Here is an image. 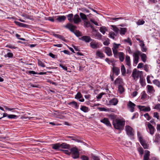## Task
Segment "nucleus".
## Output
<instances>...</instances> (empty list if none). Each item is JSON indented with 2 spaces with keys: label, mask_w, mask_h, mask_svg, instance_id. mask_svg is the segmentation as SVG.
I'll return each instance as SVG.
<instances>
[{
  "label": "nucleus",
  "mask_w": 160,
  "mask_h": 160,
  "mask_svg": "<svg viewBox=\"0 0 160 160\" xmlns=\"http://www.w3.org/2000/svg\"><path fill=\"white\" fill-rule=\"evenodd\" d=\"M123 19V18L122 17H120V18H110V20H112L115 21L116 20H119V19Z\"/></svg>",
  "instance_id": "obj_58"
},
{
  "label": "nucleus",
  "mask_w": 160,
  "mask_h": 160,
  "mask_svg": "<svg viewBox=\"0 0 160 160\" xmlns=\"http://www.w3.org/2000/svg\"><path fill=\"white\" fill-rule=\"evenodd\" d=\"M80 16L81 18L83 20H87V18L86 16L84 14L82 13H80Z\"/></svg>",
  "instance_id": "obj_43"
},
{
  "label": "nucleus",
  "mask_w": 160,
  "mask_h": 160,
  "mask_svg": "<svg viewBox=\"0 0 160 160\" xmlns=\"http://www.w3.org/2000/svg\"><path fill=\"white\" fill-rule=\"evenodd\" d=\"M105 52L108 56H110L112 55L111 49L109 47H106L105 49Z\"/></svg>",
  "instance_id": "obj_18"
},
{
  "label": "nucleus",
  "mask_w": 160,
  "mask_h": 160,
  "mask_svg": "<svg viewBox=\"0 0 160 160\" xmlns=\"http://www.w3.org/2000/svg\"><path fill=\"white\" fill-rule=\"evenodd\" d=\"M13 54L11 52H8L7 55H5L4 56L5 57H7L9 58H12L13 57Z\"/></svg>",
  "instance_id": "obj_49"
},
{
  "label": "nucleus",
  "mask_w": 160,
  "mask_h": 160,
  "mask_svg": "<svg viewBox=\"0 0 160 160\" xmlns=\"http://www.w3.org/2000/svg\"><path fill=\"white\" fill-rule=\"evenodd\" d=\"M125 130L128 136H132L134 135V130L130 126L128 125L126 126H125Z\"/></svg>",
  "instance_id": "obj_5"
},
{
  "label": "nucleus",
  "mask_w": 160,
  "mask_h": 160,
  "mask_svg": "<svg viewBox=\"0 0 160 160\" xmlns=\"http://www.w3.org/2000/svg\"><path fill=\"white\" fill-rule=\"evenodd\" d=\"M147 94L146 93L145 91H143L142 93V95L141 97V99H144L147 98Z\"/></svg>",
  "instance_id": "obj_41"
},
{
  "label": "nucleus",
  "mask_w": 160,
  "mask_h": 160,
  "mask_svg": "<svg viewBox=\"0 0 160 160\" xmlns=\"http://www.w3.org/2000/svg\"><path fill=\"white\" fill-rule=\"evenodd\" d=\"M79 39L86 42H88L90 41L93 40L89 36H83L80 38Z\"/></svg>",
  "instance_id": "obj_8"
},
{
  "label": "nucleus",
  "mask_w": 160,
  "mask_h": 160,
  "mask_svg": "<svg viewBox=\"0 0 160 160\" xmlns=\"http://www.w3.org/2000/svg\"><path fill=\"white\" fill-rule=\"evenodd\" d=\"M154 109H157L158 110L160 111V104H158L156 105L154 107Z\"/></svg>",
  "instance_id": "obj_57"
},
{
  "label": "nucleus",
  "mask_w": 160,
  "mask_h": 160,
  "mask_svg": "<svg viewBox=\"0 0 160 160\" xmlns=\"http://www.w3.org/2000/svg\"><path fill=\"white\" fill-rule=\"evenodd\" d=\"M81 158L82 160H89L88 158L84 155H82L81 157Z\"/></svg>",
  "instance_id": "obj_55"
},
{
  "label": "nucleus",
  "mask_w": 160,
  "mask_h": 160,
  "mask_svg": "<svg viewBox=\"0 0 160 160\" xmlns=\"http://www.w3.org/2000/svg\"><path fill=\"white\" fill-rule=\"evenodd\" d=\"M100 31L103 34H104L106 31H108V29L105 27L102 26L100 27Z\"/></svg>",
  "instance_id": "obj_30"
},
{
  "label": "nucleus",
  "mask_w": 160,
  "mask_h": 160,
  "mask_svg": "<svg viewBox=\"0 0 160 160\" xmlns=\"http://www.w3.org/2000/svg\"><path fill=\"white\" fill-rule=\"evenodd\" d=\"M109 41V39L108 38L107 40L103 42V43L104 45H106V46H108L110 43Z\"/></svg>",
  "instance_id": "obj_59"
},
{
  "label": "nucleus",
  "mask_w": 160,
  "mask_h": 160,
  "mask_svg": "<svg viewBox=\"0 0 160 160\" xmlns=\"http://www.w3.org/2000/svg\"><path fill=\"white\" fill-rule=\"evenodd\" d=\"M139 55H140V56L141 57L142 60L144 62H145L146 61L147 56L144 53H141V52H140V53L139 54Z\"/></svg>",
  "instance_id": "obj_27"
},
{
  "label": "nucleus",
  "mask_w": 160,
  "mask_h": 160,
  "mask_svg": "<svg viewBox=\"0 0 160 160\" xmlns=\"http://www.w3.org/2000/svg\"><path fill=\"white\" fill-rule=\"evenodd\" d=\"M92 158L94 160H100V158L98 157L93 155L92 156Z\"/></svg>",
  "instance_id": "obj_64"
},
{
  "label": "nucleus",
  "mask_w": 160,
  "mask_h": 160,
  "mask_svg": "<svg viewBox=\"0 0 160 160\" xmlns=\"http://www.w3.org/2000/svg\"><path fill=\"white\" fill-rule=\"evenodd\" d=\"M101 122L108 126L111 127V124L110 123L108 119L107 118H104L103 119L101 120Z\"/></svg>",
  "instance_id": "obj_11"
},
{
  "label": "nucleus",
  "mask_w": 160,
  "mask_h": 160,
  "mask_svg": "<svg viewBox=\"0 0 160 160\" xmlns=\"http://www.w3.org/2000/svg\"><path fill=\"white\" fill-rule=\"evenodd\" d=\"M142 51L143 52H146L147 51V48L145 46V44L144 43H142L141 44Z\"/></svg>",
  "instance_id": "obj_39"
},
{
  "label": "nucleus",
  "mask_w": 160,
  "mask_h": 160,
  "mask_svg": "<svg viewBox=\"0 0 160 160\" xmlns=\"http://www.w3.org/2000/svg\"><path fill=\"white\" fill-rule=\"evenodd\" d=\"M154 117L156 118L157 119H159V116L157 112H154L153 114Z\"/></svg>",
  "instance_id": "obj_62"
},
{
  "label": "nucleus",
  "mask_w": 160,
  "mask_h": 160,
  "mask_svg": "<svg viewBox=\"0 0 160 160\" xmlns=\"http://www.w3.org/2000/svg\"><path fill=\"white\" fill-rule=\"evenodd\" d=\"M111 27L112 28L113 30L117 34L118 33L119 30L115 25H111Z\"/></svg>",
  "instance_id": "obj_37"
},
{
  "label": "nucleus",
  "mask_w": 160,
  "mask_h": 160,
  "mask_svg": "<svg viewBox=\"0 0 160 160\" xmlns=\"http://www.w3.org/2000/svg\"><path fill=\"white\" fill-rule=\"evenodd\" d=\"M81 20L79 18V15L76 14L74 16L73 18V22L74 23L78 24L81 21Z\"/></svg>",
  "instance_id": "obj_14"
},
{
  "label": "nucleus",
  "mask_w": 160,
  "mask_h": 160,
  "mask_svg": "<svg viewBox=\"0 0 160 160\" xmlns=\"http://www.w3.org/2000/svg\"><path fill=\"white\" fill-rule=\"evenodd\" d=\"M73 14L72 13L69 14L67 15L68 20L71 22L73 21Z\"/></svg>",
  "instance_id": "obj_36"
},
{
  "label": "nucleus",
  "mask_w": 160,
  "mask_h": 160,
  "mask_svg": "<svg viewBox=\"0 0 160 160\" xmlns=\"http://www.w3.org/2000/svg\"><path fill=\"white\" fill-rule=\"evenodd\" d=\"M126 64L129 67H131V64L130 62V57L129 56L127 55L126 57V58L125 60Z\"/></svg>",
  "instance_id": "obj_19"
},
{
  "label": "nucleus",
  "mask_w": 160,
  "mask_h": 160,
  "mask_svg": "<svg viewBox=\"0 0 160 160\" xmlns=\"http://www.w3.org/2000/svg\"><path fill=\"white\" fill-rule=\"evenodd\" d=\"M127 106L130 112H133L134 111V107L136 106V105L134 103L130 101L128 103Z\"/></svg>",
  "instance_id": "obj_6"
},
{
  "label": "nucleus",
  "mask_w": 160,
  "mask_h": 160,
  "mask_svg": "<svg viewBox=\"0 0 160 160\" xmlns=\"http://www.w3.org/2000/svg\"><path fill=\"white\" fill-rule=\"evenodd\" d=\"M96 55L97 56L101 58H103L104 57V55L102 52L99 51H97L96 52Z\"/></svg>",
  "instance_id": "obj_31"
},
{
  "label": "nucleus",
  "mask_w": 160,
  "mask_h": 160,
  "mask_svg": "<svg viewBox=\"0 0 160 160\" xmlns=\"http://www.w3.org/2000/svg\"><path fill=\"white\" fill-rule=\"evenodd\" d=\"M125 121L123 119H116L112 122V124L115 128L122 130L124 129Z\"/></svg>",
  "instance_id": "obj_1"
},
{
  "label": "nucleus",
  "mask_w": 160,
  "mask_h": 160,
  "mask_svg": "<svg viewBox=\"0 0 160 160\" xmlns=\"http://www.w3.org/2000/svg\"><path fill=\"white\" fill-rule=\"evenodd\" d=\"M138 151L142 155L143 153V150L142 148H139Z\"/></svg>",
  "instance_id": "obj_61"
},
{
  "label": "nucleus",
  "mask_w": 160,
  "mask_h": 160,
  "mask_svg": "<svg viewBox=\"0 0 160 160\" xmlns=\"http://www.w3.org/2000/svg\"><path fill=\"white\" fill-rule=\"evenodd\" d=\"M137 135L138 138H139L140 142L143 140L142 135L139 132H137Z\"/></svg>",
  "instance_id": "obj_46"
},
{
  "label": "nucleus",
  "mask_w": 160,
  "mask_h": 160,
  "mask_svg": "<svg viewBox=\"0 0 160 160\" xmlns=\"http://www.w3.org/2000/svg\"><path fill=\"white\" fill-rule=\"evenodd\" d=\"M122 83V79L119 77L117 78L114 81V84L115 85L119 84L121 85Z\"/></svg>",
  "instance_id": "obj_21"
},
{
  "label": "nucleus",
  "mask_w": 160,
  "mask_h": 160,
  "mask_svg": "<svg viewBox=\"0 0 160 160\" xmlns=\"http://www.w3.org/2000/svg\"><path fill=\"white\" fill-rule=\"evenodd\" d=\"M153 83L157 87H160V82L158 80L155 79L153 81Z\"/></svg>",
  "instance_id": "obj_38"
},
{
  "label": "nucleus",
  "mask_w": 160,
  "mask_h": 160,
  "mask_svg": "<svg viewBox=\"0 0 160 160\" xmlns=\"http://www.w3.org/2000/svg\"><path fill=\"white\" fill-rule=\"evenodd\" d=\"M145 22L143 20H139L138 22H137V24L138 25H141L143 24Z\"/></svg>",
  "instance_id": "obj_52"
},
{
  "label": "nucleus",
  "mask_w": 160,
  "mask_h": 160,
  "mask_svg": "<svg viewBox=\"0 0 160 160\" xmlns=\"http://www.w3.org/2000/svg\"><path fill=\"white\" fill-rule=\"evenodd\" d=\"M38 65L42 67H45V66L44 64L41 61L38 60Z\"/></svg>",
  "instance_id": "obj_53"
},
{
  "label": "nucleus",
  "mask_w": 160,
  "mask_h": 160,
  "mask_svg": "<svg viewBox=\"0 0 160 160\" xmlns=\"http://www.w3.org/2000/svg\"><path fill=\"white\" fill-rule=\"evenodd\" d=\"M154 141L155 142L157 143H158L160 141V138L159 134H156L155 135Z\"/></svg>",
  "instance_id": "obj_26"
},
{
  "label": "nucleus",
  "mask_w": 160,
  "mask_h": 160,
  "mask_svg": "<svg viewBox=\"0 0 160 160\" xmlns=\"http://www.w3.org/2000/svg\"><path fill=\"white\" fill-rule=\"evenodd\" d=\"M120 33L121 35H124L125 33L127 31V29L125 28H120Z\"/></svg>",
  "instance_id": "obj_32"
},
{
  "label": "nucleus",
  "mask_w": 160,
  "mask_h": 160,
  "mask_svg": "<svg viewBox=\"0 0 160 160\" xmlns=\"http://www.w3.org/2000/svg\"><path fill=\"white\" fill-rule=\"evenodd\" d=\"M147 126L149 130L150 133L152 135L154 132L155 130L154 127L149 122L147 124Z\"/></svg>",
  "instance_id": "obj_9"
},
{
  "label": "nucleus",
  "mask_w": 160,
  "mask_h": 160,
  "mask_svg": "<svg viewBox=\"0 0 160 160\" xmlns=\"http://www.w3.org/2000/svg\"><path fill=\"white\" fill-rule=\"evenodd\" d=\"M145 152V154L144 156L143 160H149L150 155V152L148 150H146Z\"/></svg>",
  "instance_id": "obj_16"
},
{
  "label": "nucleus",
  "mask_w": 160,
  "mask_h": 160,
  "mask_svg": "<svg viewBox=\"0 0 160 160\" xmlns=\"http://www.w3.org/2000/svg\"><path fill=\"white\" fill-rule=\"evenodd\" d=\"M80 110L84 112H88L89 111L88 108L83 105L81 106Z\"/></svg>",
  "instance_id": "obj_28"
},
{
  "label": "nucleus",
  "mask_w": 160,
  "mask_h": 160,
  "mask_svg": "<svg viewBox=\"0 0 160 160\" xmlns=\"http://www.w3.org/2000/svg\"><path fill=\"white\" fill-rule=\"evenodd\" d=\"M90 46L94 49L97 48L99 47V45L98 42L96 41H93L90 43Z\"/></svg>",
  "instance_id": "obj_12"
},
{
  "label": "nucleus",
  "mask_w": 160,
  "mask_h": 160,
  "mask_svg": "<svg viewBox=\"0 0 160 160\" xmlns=\"http://www.w3.org/2000/svg\"><path fill=\"white\" fill-rule=\"evenodd\" d=\"M144 116L147 118L148 120H150L151 118V117L148 113H146L144 114Z\"/></svg>",
  "instance_id": "obj_54"
},
{
  "label": "nucleus",
  "mask_w": 160,
  "mask_h": 160,
  "mask_svg": "<svg viewBox=\"0 0 160 160\" xmlns=\"http://www.w3.org/2000/svg\"><path fill=\"white\" fill-rule=\"evenodd\" d=\"M140 142L144 149H148V146L143 140Z\"/></svg>",
  "instance_id": "obj_34"
},
{
  "label": "nucleus",
  "mask_w": 160,
  "mask_h": 160,
  "mask_svg": "<svg viewBox=\"0 0 160 160\" xmlns=\"http://www.w3.org/2000/svg\"><path fill=\"white\" fill-rule=\"evenodd\" d=\"M56 35L57 37L59 38L62 40L63 41H65L66 40L65 38L63 36L59 34H56Z\"/></svg>",
  "instance_id": "obj_47"
},
{
  "label": "nucleus",
  "mask_w": 160,
  "mask_h": 160,
  "mask_svg": "<svg viewBox=\"0 0 160 160\" xmlns=\"http://www.w3.org/2000/svg\"><path fill=\"white\" fill-rule=\"evenodd\" d=\"M60 151H62L65 154L68 155H70L71 154V151H69L67 150H64L62 149H60Z\"/></svg>",
  "instance_id": "obj_48"
},
{
  "label": "nucleus",
  "mask_w": 160,
  "mask_h": 160,
  "mask_svg": "<svg viewBox=\"0 0 160 160\" xmlns=\"http://www.w3.org/2000/svg\"><path fill=\"white\" fill-rule=\"evenodd\" d=\"M72 27H73V25L70 23L68 24L65 26V28L69 30Z\"/></svg>",
  "instance_id": "obj_51"
},
{
  "label": "nucleus",
  "mask_w": 160,
  "mask_h": 160,
  "mask_svg": "<svg viewBox=\"0 0 160 160\" xmlns=\"http://www.w3.org/2000/svg\"><path fill=\"white\" fill-rule=\"evenodd\" d=\"M60 146L62 148L64 149H69L70 148V145L65 142L60 144Z\"/></svg>",
  "instance_id": "obj_22"
},
{
  "label": "nucleus",
  "mask_w": 160,
  "mask_h": 160,
  "mask_svg": "<svg viewBox=\"0 0 160 160\" xmlns=\"http://www.w3.org/2000/svg\"><path fill=\"white\" fill-rule=\"evenodd\" d=\"M124 41L126 42L129 43V44L131 46L132 45V43L131 41V39L129 38H128L127 39H125L124 40Z\"/></svg>",
  "instance_id": "obj_56"
},
{
  "label": "nucleus",
  "mask_w": 160,
  "mask_h": 160,
  "mask_svg": "<svg viewBox=\"0 0 160 160\" xmlns=\"http://www.w3.org/2000/svg\"><path fill=\"white\" fill-rule=\"evenodd\" d=\"M117 35L115 34L114 32L112 31L110 32L109 34V37L113 39L115 38V37Z\"/></svg>",
  "instance_id": "obj_35"
},
{
  "label": "nucleus",
  "mask_w": 160,
  "mask_h": 160,
  "mask_svg": "<svg viewBox=\"0 0 160 160\" xmlns=\"http://www.w3.org/2000/svg\"><path fill=\"white\" fill-rule=\"evenodd\" d=\"M120 45V44H116L114 43L113 44V47L112 50L114 56L116 57H118V49L119 48V46Z\"/></svg>",
  "instance_id": "obj_4"
},
{
  "label": "nucleus",
  "mask_w": 160,
  "mask_h": 160,
  "mask_svg": "<svg viewBox=\"0 0 160 160\" xmlns=\"http://www.w3.org/2000/svg\"><path fill=\"white\" fill-rule=\"evenodd\" d=\"M104 94V93L103 92L101 93L100 94H99L98 96H97V98L98 99H100L102 98V95H103Z\"/></svg>",
  "instance_id": "obj_60"
},
{
  "label": "nucleus",
  "mask_w": 160,
  "mask_h": 160,
  "mask_svg": "<svg viewBox=\"0 0 160 160\" xmlns=\"http://www.w3.org/2000/svg\"><path fill=\"white\" fill-rule=\"evenodd\" d=\"M148 91L150 93H152L155 92V90L153 86L150 85H148L147 86Z\"/></svg>",
  "instance_id": "obj_23"
},
{
  "label": "nucleus",
  "mask_w": 160,
  "mask_h": 160,
  "mask_svg": "<svg viewBox=\"0 0 160 160\" xmlns=\"http://www.w3.org/2000/svg\"><path fill=\"white\" fill-rule=\"evenodd\" d=\"M69 105H73L74 106L75 108L77 109L78 108L79 105L78 104L77 102L75 101H72L68 103Z\"/></svg>",
  "instance_id": "obj_24"
},
{
  "label": "nucleus",
  "mask_w": 160,
  "mask_h": 160,
  "mask_svg": "<svg viewBox=\"0 0 160 160\" xmlns=\"http://www.w3.org/2000/svg\"><path fill=\"white\" fill-rule=\"evenodd\" d=\"M121 71L122 75L124 76L126 74V70L125 66L123 65H122L121 66Z\"/></svg>",
  "instance_id": "obj_33"
},
{
  "label": "nucleus",
  "mask_w": 160,
  "mask_h": 160,
  "mask_svg": "<svg viewBox=\"0 0 160 160\" xmlns=\"http://www.w3.org/2000/svg\"><path fill=\"white\" fill-rule=\"evenodd\" d=\"M139 82L141 86L142 87L145 86L146 85L145 80L143 77L140 76Z\"/></svg>",
  "instance_id": "obj_17"
},
{
  "label": "nucleus",
  "mask_w": 160,
  "mask_h": 160,
  "mask_svg": "<svg viewBox=\"0 0 160 160\" xmlns=\"http://www.w3.org/2000/svg\"><path fill=\"white\" fill-rule=\"evenodd\" d=\"M142 74V72L138 71L137 69H134L132 71V76L133 79L135 81H136L138 78L139 77L141 76V75Z\"/></svg>",
  "instance_id": "obj_2"
},
{
  "label": "nucleus",
  "mask_w": 160,
  "mask_h": 160,
  "mask_svg": "<svg viewBox=\"0 0 160 160\" xmlns=\"http://www.w3.org/2000/svg\"><path fill=\"white\" fill-rule=\"evenodd\" d=\"M124 53L123 52H119L118 53L119 58L121 62H122L124 59Z\"/></svg>",
  "instance_id": "obj_25"
},
{
  "label": "nucleus",
  "mask_w": 160,
  "mask_h": 160,
  "mask_svg": "<svg viewBox=\"0 0 160 160\" xmlns=\"http://www.w3.org/2000/svg\"><path fill=\"white\" fill-rule=\"evenodd\" d=\"M118 89L121 93H122L124 91L123 88L121 85H119L118 87Z\"/></svg>",
  "instance_id": "obj_45"
},
{
  "label": "nucleus",
  "mask_w": 160,
  "mask_h": 160,
  "mask_svg": "<svg viewBox=\"0 0 160 160\" xmlns=\"http://www.w3.org/2000/svg\"><path fill=\"white\" fill-rule=\"evenodd\" d=\"M82 97V95L80 92H78L75 96V98L77 99H80Z\"/></svg>",
  "instance_id": "obj_44"
},
{
  "label": "nucleus",
  "mask_w": 160,
  "mask_h": 160,
  "mask_svg": "<svg viewBox=\"0 0 160 160\" xmlns=\"http://www.w3.org/2000/svg\"><path fill=\"white\" fill-rule=\"evenodd\" d=\"M8 117L10 119L15 118L17 117V116L15 115L10 114L8 116Z\"/></svg>",
  "instance_id": "obj_50"
},
{
  "label": "nucleus",
  "mask_w": 160,
  "mask_h": 160,
  "mask_svg": "<svg viewBox=\"0 0 160 160\" xmlns=\"http://www.w3.org/2000/svg\"><path fill=\"white\" fill-rule=\"evenodd\" d=\"M70 151L72 156L73 158L76 159L79 158V152L77 148H71L70 149Z\"/></svg>",
  "instance_id": "obj_3"
},
{
  "label": "nucleus",
  "mask_w": 160,
  "mask_h": 160,
  "mask_svg": "<svg viewBox=\"0 0 160 160\" xmlns=\"http://www.w3.org/2000/svg\"><path fill=\"white\" fill-rule=\"evenodd\" d=\"M73 27H72L70 29V30L71 32H72L73 33L74 32V29H75L76 28V27L74 26V25H73Z\"/></svg>",
  "instance_id": "obj_63"
},
{
  "label": "nucleus",
  "mask_w": 160,
  "mask_h": 160,
  "mask_svg": "<svg viewBox=\"0 0 160 160\" xmlns=\"http://www.w3.org/2000/svg\"><path fill=\"white\" fill-rule=\"evenodd\" d=\"M66 19V17L64 16H58L56 20L59 22H62L64 21Z\"/></svg>",
  "instance_id": "obj_20"
},
{
  "label": "nucleus",
  "mask_w": 160,
  "mask_h": 160,
  "mask_svg": "<svg viewBox=\"0 0 160 160\" xmlns=\"http://www.w3.org/2000/svg\"><path fill=\"white\" fill-rule=\"evenodd\" d=\"M138 107L142 111H150L151 110V108L150 107H145V106H138Z\"/></svg>",
  "instance_id": "obj_15"
},
{
  "label": "nucleus",
  "mask_w": 160,
  "mask_h": 160,
  "mask_svg": "<svg viewBox=\"0 0 160 160\" xmlns=\"http://www.w3.org/2000/svg\"><path fill=\"white\" fill-rule=\"evenodd\" d=\"M73 33L77 37L82 36V33L78 30H76Z\"/></svg>",
  "instance_id": "obj_42"
},
{
  "label": "nucleus",
  "mask_w": 160,
  "mask_h": 160,
  "mask_svg": "<svg viewBox=\"0 0 160 160\" xmlns=\"http://www.w3.org/2000/svg\"><path fill=\"white\" fill-rule=\"evenodd\" d=\"M118 101L116 98H113L109 101L108 105H116L117 104Z\"/></svg>",
  "instance_id": "obj_10"
},
{
  "label": "nucleus",
  "mask_w": 160,
  "mask_h": 160,
  "mask_svg": "<svg viewBox=\"0 0 160 160\" xmlns=\"http://www.w3.org/2000/svg\"><path fill=\"white\" fill-rule=\"evenodd\" d=\"M52 148L55 150H57L60 147V144L59 143L52 144Z\"/></svg>",
  "instance_id": "obj_29"
},
{
  "label": "nucleus",
  "mask_w": 160,
  "mask_h": 160,
  "mask_svg": "<svg viewBox=\"0 0 160 160\" xmlns=\"http://www.w3.org/2000/svg\"><path fill=\"white\" fill-rule=\"evenodd\" d=\"M95 36L97 37V39L99 40L101 39L102 37V35L99 32H97L95 35Z\"/></svg>",
  "instance_id": "obj_40"
},
{
  "label": "nucleus",
  "mask_w": 160,
  "mask_h": 160,
  "mask_svg": "<svg viewBox=\"0 0 160 160\" xmlns=\"http://www.w3.org/2000/svg\"><path fill=\"white\" fill-rule=\"evenodd\" d=\"M112 72L116 76H118L120 72V69L118 67L113 66L112 68Z\"/></svg>",
  "instance_id": "obj_13"
},
{
  "label": "nucleus",
  "mask_w": 160,
  "mask_h": 160,
  "mask_svg": "<svg viewBox=\"0 0 160 160\" xmlns=\"http://www.w3.org/2000/svg\"><path fill=\"white\" fill-rule=\"evenodd\" d=\"M140 53V52L138 51L136 52L133 53V57L134 58V62L136 64H137L138 62L139 59V54Z\"/></svg>",
  "instance_id": "obj_7"
}]
</instances>
